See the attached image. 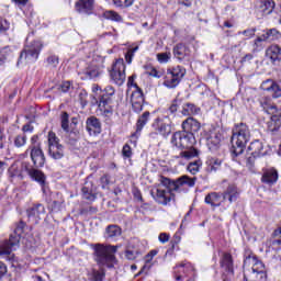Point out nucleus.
Here are the masks:
<instances>
[{"label":"nucleus","mask_w":281,"mask_h":281,"mask_svg":"<svg viewBox=\"0 0 281 281\" xmlns=\"http://www.w3.org/2000/svg\"><path fill=\"white\" fill-rule=\"evenodd\" d=\"M261 89L266 91L267 95H263L259 99L260 106L263 109V111L268 114L276 113V111H279L278 106L273 104V99L281 98V88L276 83V81L268 79L261 83Z\"/></svg>","instance_id":"obj_4"},{"label":"nucleus","mask_w":281,"mask_h":281,"mask_svg":"<svg viewBox=\"0 0 281 281\" xmlns=\"http://www.w3.org/2000/svg\"><path fill=\"white\" fill-rule=\"evenodd\" d=\"M110 78L119 87L126 82V64H124V59H116L112 66V71H110Z\"/></svg>","instance_id":"obj_10"},{"label":"nucleus","mask_w":281,"mask_h":281,"mask_svg":"<svg viewBox=\"0 0 281 281\" xmlns=\"http://www.w3.org/2000/svg\"><path fill=\"white\" fill-rule=\"evenodd\" d=\"M280 31L277 29H269L261 35L266 43H273V41L280 40Z\"/></svg>","instance_id":"obj_34"},{"label":"nucleus","mask_w":281,"mask_h":281,"mask_svg":"<svg viewBox=\"0 0 281 281\" xmlns=\"http://www.w3.org/2000/svg\"><path fill=\"white\" fill-rule=\"evenodd\" d=\"M12 56H14L12 48H10L9 46L2 48L0 50V63H5V60H10Z\"/></svg>","instance_id":"obj_40"},{"label":"nucleus","mask_w":281,"mask_h":281,"mask_svg":"<svg viewBox=\"0 0 281 281\" xmlns=\"http://www.w3.org/2000/svg\"><path fill=\"white\" fill-rule=\"evenodd\" d=\"M31 153V160L33 161L34 168H43L45 166V154L43 153V149L41 147L30 146L29 147Z\"/></svg>","instance_id":"obj_19"},{"label":"nucleus","mask_w":281,"mask_h":281,"mask_svg":"<svg viewBox=\"0 0 281 281\" xmlns=\"http://www.w3.org/2000/svg\"><path fill=\"white\" fill-rule=\"evenodd\" d=\"M150 121V112L145 111L142 115L138 116L136 122V132L132 134V137H137L142 131H144V126L148 124Z\"/></svg>","instance_id":"obj_25"},{"label":"nucleus","mask_w":281,"mask_h":281,"mask_svg":"<svg viewBox=\"0 0 281 281\" xmlns=\"http://www.w3.org/2000/svg\"><path fill=\"white\" fill-rule=\"evenodd\" d=\"M201 113V108L193 103H186L182 108V115H199Z\"/></svg>","instance_id":"obj_35"},{"label":"nucleus","mask_w":281,"mask_h":281,"mask_svg":"<svg viewBox=\"0 0 281 281\" xmlns=\"http://www.w3.org/2000/svg\"><path fill=\"white\" fill-rule=\"evenodd\" d=\"M47 65H49V67H54V68H56V67H58V56H56V55H50V56H48L47 57Z\"/></svg>","instance_id":"obj_54"},{"label":"nucleus","mask_w":281,"mask_h":281,"mask_svg":"<svg viewBox=\"0 0 281 281\" xmlns=\"http://www.w3.org/2000/svg\"><path fill=\"white\" fill-rule=\"evenodd\" d=\"M159 243H162V245H166L168 240H170V234L168 233H160L158 236Z\"/></svg>","instance_id":"obj_60"},{"label":"nucleus","mask_w":281,"mask_h":281,"mask_svg":"<svg viewBox=\"0 0 281 281\" xmlns=\"http://www.w3.org/2000/svg\"><path fill=\"white\" fill-rule=\"evenodd\" d=\"M266 57L271 60V63H280L281 60V47L278 45H271L266 49Z\"/></svg>","instance_id":"obj_27"},{"label":"nucleus","mask_w":281,"mask_h":281,"mask_svg":"<svg viewBox=\"0 0 281 281\" xmlns=\"http://www.w3.org/2000/svg\"><path fill=\"white\" fill-rule=\"evenodd\" d=\"M161 186L167 189L157 188L155 191H151L150 194L156 203L159 205L169 204L175 195L172 192H183V188H194L196 183V177L190 178L189 176H182L177 180H170L167 177L161 176L159 179Z\"/></svg>","instance_id":"obj_1"},{"label":"nucleus","mask_w":281,"mask_h":281,"mask_svg":"<svg viewBox=\"0 0 281 281\" xmlns=\"http://www.w3.org/2000/svg\"><path fill=\"white\" fill-rule=\"evenodd\" d=\"M86 130L90 135H100L102 133V123L100 119L90 116L86 121Z\"/></svg>","instance_id":"obj_20"},{"label":"nucleus","mask_w":281,"mask_h":281,"mask_svg":"<svg viewBox=\"0 0 281 281\" xmlns=\"http://www.w3.org/2000/svg\"><path fill=\"white\" fill-rule=\"evenodd\" d=\"M180 80H178L176 77L171 76L169 71H167L166 80L164 81L165 87L167 89H175L176 87H179Z\"/></svg>","instance_id":"obj_38"},{"label":"nucleus","mask_w":281,"mask_h":281,"mask_svg":"<svg viewBox=\"0 0 281 281\" xmlns=\"http://www.w3.org/2000/svg\"><path fill=\"white\" fill-rule=\"evenodd\" d=\"M249 139H251V130H249V125L247 123L235 124L231 138V154L233 157H238L245 153Z\"/></svg>","instance_id":"obj_3"},{"label":"nucleus","mask_w":281,"mask_h":281,"mask_svg":"<svg viewBox=\"0 0 281 281\" xmlns=\"http://www.w3.org/2000/svg\"><path fill=\"white\" fill-rule=\"evenodd\" d=\"M7 30H10V23H8V20L0 16V33L7 32Z\"/></svg>","instance_id":"obj_56"},{"label":"nucleus","mask_w":281,"mask_h":281,"mask_svg":"<svg viewBox=\"0 0 281 281\" xmlns=\"http://www.w3.org/2000/svg\"><path fill=\"white\" fill-rule=\"evenodd\" d=\"M146 74H147V76H150L151 78H161V74H159V71L155 67H147Z\"/></svg>","instance_id":"obj_53"},{"label":"nucleus","mask_w":281,"mask_h":281,"mask_svg":"<svg viewBox=\"0 0 281 281\" xmlns=\"http://www.w3.org/2000/svg\"><path fill=\"white\" fill-rule=\"evenodd\" d=\"M106 238H117L122 235V228L117 225H109L105 229Z\"/></svg>","instance_id":"obj_37"},{"label":"nucleus","mask_w":281,"mask_h":281,"mask_svg":"<svg viewBox=\"0 0 281 281\" xmlns=\"http://www.w3.org/2000/svg\"><path fill=\"white\" fill-rule=\"evenodd\" d=\"M276 9V1L273 0H256L255 12L257 16H269Z\"/></svg>","instance_id":"obj_15"},{"label":"nucleus","mask_w":281,"mask_h":281,"mask_svg":"<svg viewBox=\"0 0 281 281\" xmlns=\"http://www.w3.org/2000/svg\"><path fill=\"white\" fill-rule=\"evenodd\" d=\"M60 122H61L63 131H65L66 133H69V113L61 112Z\"/></svg>","instance_id":"obj_45"},{"label":"nucleus","mask_w":281,"mask_h":281,"mask_svg":"<svg viewBox=\"0 0 281 281\" xmlns=\"http://www.w3.org/2000/svg\"><path fill=\"white\" fill-rule=\"evenodd\" d=\"M75 10L79 14L89 16L93 14V10H95V0H78L75 3Z\"/></svg>","instance_id":"obj_18"},{"label":"nucleus","mask_w":281,"mask_h":281,"mask_svg":"<svg viewBox=\"0 0 281 281\" xmlns=\"http://www.w3.org/2000/svg\"><path fill=\"white\" fill-rule=\"evenodd\" d=\"M139 254H142L139 249L133 248L131 246H128L125 250V257L127 258V260H135V258H137Z\"/></svg>","instance_id":"obj_42"},{"label":"nucleus","mask_w":281,"mask_h":281,"mask_svg":"<svg viewBox=\"0 0 281 281\" xmlns=\"http://www.w3.org/2000/svg\"><path fill=\"white\" fill-rule=\"evenodd\" d=\"M102 188H106V186H109V183H111V177H109V175H104L101 177L100 179Z\"/></svg>","instance_id":"obj_62"},{"label":"nucleus","mask_w":281,"mask_h":281,"mask_svg":"<svg viewBox=\"0 0 281 281\" xmlns=\"http://www.w3.org/2000/svg\"><path fill=\"white\" fill-rule=\"evenodd\" d=\"M81 192L83 199H86L87 201H93L94 199H97L98 188L93 184V182L86 181L81 189Z\"/></svg>","instance_id":"obj_23"},{"label":"nucleus","mask_w":281,"mask_h":281,"mask_svg":"<svg viewBox=\"0 0 281 281\" xmlns=\"http://www.w3.org/2000/svg\"><path fill=\"white\" fill-rule=\"evenodd\" d=\"M179 106H181V99H175L169 106V112L171 115H175V113L179 111Z\"/></svg>","instance_id":"obj_49"},{"label":"nucleus","mask_w":281,"mask_h":281,"mask_svg":"<svg viewBox=\"0 0 281 281\" xmlns=\"http://www.w3.org/2000/svg\"><path fill=\"white\" fill-rule=\"evenodd\" d=\"M24 229H25V223L20 222L16 225L14 233L11 234L9 239L5 240L0 246V256H9V260H13L14 255H11V254L12 251H16L19 244L21 243V236H23Z\"/></svg>","instance_id":"obj_7"},{"label":"nucleus","mask_w":281,"mask_h":281,"mask_svg":"<svg viewBox=\"0 0 281 281\" xmlns=\"http://www.w3.org/2000/svg\"><path fill=\"white\" fill-rule=\"evenodd\" d=\"M49 206L52 207L53 211H57L60 210V205H63V201H57V200H50L49 202Z\"/></svg>","instance_id":"obj_57"},{"label":"nucleus","mask_w":281,"mask_h":281,"mask_svg":"<svg viewBox=\"0 0 281 281\" xmlns=\"http://www.w3.org/2000/svg\"><path fill=\"white\" fill-rule=\"evenodd\" d=\"M48 155L52 159H63L65 157V146L56 137L54 132L48 133Z\"/></svg>","instance_id":"obj_12"},{"label":"nucleus","mask_w":281,"mask_h":281,"mask_svg":"<svg viewBox=\"0 0 281 281\" xmlns=\"http://www.w3.org/2000/svg\"><path fill=\"white\" fill-rule=\"evenodd\" d=\"M201 166H203V162L201 161V159H196L194 161H191L188 167L187 170L191 173V175H196V172H199Z\"/></svg>","instance_id":"obj_41"},{"label":"nucleus","mask_w":281,"mask_h":281,"mask_svg":"<svg viewBox=\"0 0 281 281\" xmlns=\"http://www.w3.org/2000/svg\"><path fill=\"white\" fill-rule=\"evenodd\" d=\"M135 78H137V75L135 74L128 77L127 87H134V89H135V86L137 87V83H135Z\"/></svg>","instance_id":"obj_64"},{"label":"nucleus","mask_w":281,"mask_h":281,"mask_svg":"<svg viewBox=\"0 0 281 281\" xmlns=\"http://www.w3.org/2000/svg\"><path fill=\"white\" fill-rule=\"evenodd\" d=\"M106 273L103 270H93L92 272V281H103Z\"/></svg>","instance_id":"obj_50"},{"label":"nucleus","mask_w":281,"mask_h":281,"mask_svg":"<svg viewBox=\"0 0 281 281\" xmlns=\"http://www.w3.org/2000/svg\"><path fill=\"white\" fill-rule=\"evenodd\" d=\"M92 249L94 251V260L99 267H108L109 269H113L117 246L92 244Z\"/></svg>","instance_id":"obj_5"},{"label":"nucleus","mask_w":281,"mask_h":281,"mask_svg":"<svg viewBox=\"0 0 281 281\" xmlns=\"http://www.w3.org/2000/svg\"><path fill=\"white\" fill-rule=\"evenodd\" d=\"M104 15L105 19H109L110 21H116L117 23L122 22V15L115 11H106Z\"/></svg>","instance_id":"obj_47"},{"label":"nucleus","mask_w":281,"mask_h":281,"mask_svg":"<svg viewBox=\"0 0 281 281\" xmlns=\"http://www.w3.org/2000/svg\"><path fill=\"white\" fill-rule=\"evenodd\" d=\"M97 213H98V207L95 206L81 209V214H97Z\"/></svg>","instance_id":"obj_59"},{"label":"nucleus","mask_w":281,"mask_h":281,"mask_svg":"<svg viewBox=\"0 0 281 281\" xmlns=\"http://www.w3.org/2000/svg\"><path fill=\"white\" fill-rule=\"evenodd\" d=\"M113 1V5H115V8H121L122 10L126 9V8H131V5H133V3H135V0H112Z\"/></svg>","instance_id":"obj_43"},{"label":"nucleus","mask_w":281,"mask_h":281,"mask_svg":"<svg viewBox=\"0 0 281 281\" xmlns=\"http://www.w3.org/2000/svg\"><path fill=\"white\" fill-rule=\"evenodd\" d=\"M244 36H247L248 38H251L252 36H256V29H248L243 31Z\"/></svg>","instance_id":"obj_63"},{"label":"nucleus","mask_w":281,"mask_h":281,"mask_svg":"<svg viewBox=\"0 0 281 281\" xmlns=\"http://www.w3.org/2000/svg\"><path fill=\"white\" fill-rule=\"evenodd\" d=\"M223 164L222 159L212 158L209 160L207 171L209 172H216V170H221V166Z\"/></svg>","instance_id":"obj_39"},{"label":"nucleus","mask_w":281,"mask_h":281,"mask_svg":"<svg viewBox=\"0 0 281 281\" xmlns=\"http://www.w3.org/2000/svg\"><path fill=\"white\" fill-rule=\"evenodd\" d=\"M204 201L207 205H211L212 207H221V203H223L225 199H223V193L211 192L205 196Z\"/></svg>","instance_id":"obj_26"},{"label":"nucleus","mask_w":281,"mask_h":281,"mask_svg":"<svg viewBox=\"0 0 281 281\" xmlns=\"http://www.w3.org/2000/svg\"><path fill=\"white\" fill-rule=\"evenodd\" d=\"M173 278L176 281H194L196 280V269L192 263H180L173 268Z\"/></svg>","instance_id":"obj_9"},{"label":"nucleus","mask_w":281,"mask_h":281,"mask_svg":"<svg viewBox=\"0 0 281 281\" xmlns=\"http://www.w3.org/2000/svg\"><path fill=\"white\" fill-rule=\"evenodd\" d=\"M271 117L267 122V128L270 133H278L281 128V110H277L273 113H270Z\"/></svg>","instance_id":"obj_21"},{"label":"nucleus","mask_w":281,"mask_h":281,"mask_svg":"<svg viewBox=\"0 0 281 281\" xmlns=\"http://www.w3.org/2000/svg\"><path fill=\"white\" fill-rule=\"evenodd\" d=\"M173 56L178 60H184V58H190V48L186 46L184 44H177L173 47Z\"/></svg>","instance_id":"obj_28"},{"label":"nucleus","mask_w":281,"mask_h":281,"mask_svg":"<svg viewBox=\"0 0 281 281\" xmlns=\"http://www.w3.org/2000/svg\"><path fill=\"white\" fill-rule=\"evenodd\" d=\"M262 43H266L265 40L261 36H258L254 44H252V52L256 54L258 52H262V49H265V46L262 45Z\"/></svg>","instance_id":"obj_44"},{"label":"nucleus","mask_w":281,"mask_h":281,"mask_svg":"<svg viewBox=\"0 0 281 281\" xmlns=\"http://www.w3.org/2000/svg\"><path fill=\"white\" fill-rule=\"evenodd\" d=\"M138 49H139V46H136L127 50V53L125 54V60L127 65H131V63H133V58L135 57V52H137Z\"/></svg>","instance_id":"obj_48"},{"label":"nucleus","mask_w":281,"mask_h":281,"mask_svg":"<svg viewBox=\"0 0 281 281\" xmlns=\"http://www.w3.org/2000/svg\"><path fill=\"white\" fill-rule=\"evenodd\" d=\"M222 139L223 135H221L220 132L214 131L211 132L210 136L207 137L206 144L210 147V149L218 148Z\"/></svg>","instance_id":"obj_32"},{"label":"nucleus","mask_w":281,"mask_h":281,"mask_svg":"<svg viewBox=\"0 0 281 281\" xmlns=\"http://www.w3.org/2000/svg\"><path fill=\"white\" fill-rule=\"evenodd\" d=\"M171 54L170 53H160L157 54V60L158 63L166 64L168 60H170Z\"/></svg>","instance_id":"obj_52"},{"label":"nucleus","mask_w":281,"mask_h":281,"mask_svg":"<svg viewBox=\"0 0 281 281\" xmlns=\"http://www.w3.org/2000/svg\"><path fill=\"white\" fill-rule=\"evenodd\" d=\"M88 95L89 94L87 93V90H81L79 92V102L82 108H85V106H87V104H89V102L87 101Z\"/></svg>","instance_id":"obj_51"},{"label":"nucleus","mask_w":281,"mask_h":281,"mask_svg":"<svg viewBox=\"0 0 281 281\" xmlns=\"http://www.w3.org/2000/svg\"><path fill=\"white\" fill-rule=\"evenodd\" d=\"M29 218H38L41 220L42 216H45V206L43 204H35L33 207L27 210Z\"/></svg>","instance_id":"obj_33"},{"label":"nucleus","mask_w":281,"mask_h":281,"mask_svg":"<svg viewBox=\"0 0 281 281\" xmlns=\"http://www.w3.org/2000/svg\"><path fill=\"white\" fill-rule=\"evenodd\" d=\"M122 153H123V157H126L127 159H130V157L133 156V150L131 149V145L125 144L123 146Z\"/></svg>","instance_id":"obj_55"},{"label":"nucleus","mask_w":281,"mask_h":281,"mask_svg":"<svg viewBox=\"0 0 281 281\" xmlns=\"http://www.w3.org/2000/svg\"><path fill=\"white\" fill-rule=\"evenodd\" d=\"M27 144V136L25 134H19L14 138V146L16 148H22V146H25Z\"/></svg>","instance_id":"obj_46"},{"label":"nucleus","mask_w":281,"mask_h":281,"mask_svg":"<svg viewBox=\"0 0 281 281\" xmlns=\"http://www.w3.org/2000/svg\"><path fill=\"white\" fill-rule=\"evenodd\" d=\"M81 80H95L102 76V68L95 64L88 65L83 70L79 71Z\"/></svg>","instance_id":"obj_17"},{"label":"nucleus","mask_w":281,"mask_h":281,"mask_svg":"<svg viewBox=\"0 0 281 281\" xmlns=\"http://www.w3.org/2000/svg\"><path fill=\"white\" fill-rule=\"evenodd\" d=\"M220 265L227 273H234V259L229 252L223 254Z\"/></svg>","instance_id":"obj_29"},{"label":"nucleus","mask_w":281,"mask_h":281,"mask_svg":"<svg viewBox=\"0 0 281 281\" xmlns=\"http://www.w3.org/2000/svg\"><path fill=\"white\" fill-rule=\"evenodd\" d=\"M167 72H169L173 78H177V80L181 82L183 76H186V68L176 66L172 69H168Z\"/></svg>","instance_id":"obj_36"},{"label":"nucleus","mask_w":281,"mask_h":281,"mask_svg":"<svg viewBox=\"0 0 281 281\" xmlns=\"http://www.w3.org/2000/svg\"><path fill=\"white\" fill-rule=\"evenodd\" d=\"M239 194L240 192H238V188L235 184H231L223 193V199L225 201L228 199L229 203H234V201H237Z\"/></svg>","instance_id":"obj_31"},{"label":"nucleus","mask_w":281,"mask_h":281,"mask_svg":"<svg viewBox=\"0 0 281 281\" xmlns=\"http://www.w3.org/2000/svg\"><path fill=\"white\" fill-rule=\"evenodd\" d=\"M21 172H26V175L32 179V181H36V183L41 184L42 188L45 187V181H47V177L41 169L33 167L29 161H23L21 164Z\"/></svg>","instance_id":"obj_11"},{"label":"nucleus","mask_w":281,"mask_h":281,"mask_svg":"<svg viewBox=\"0 0 281 281\" xmlns=\"http://www.w3.org/2000/svg\"><path fill=\"white\" fill-rule=\"evenodd\" d=\"M9 175H10L11 179H14V177H19L20 179H23V175L21 172H19V170L14 169V167H11L9 169Z\"/></svg>","instance_id":"obj_61"},{"label":"nucleus","mask_w":281,"mask_h":281,"mask_svg":"<svg viewBox=\"0 0 281 281\" xmlns=\"http://www.w3.org/2000/svg\"><path fill=\"white\" fill-rule=\"evenodd\" d=\"M196 139L194 138V134L179 131L173 133L171 136V144L175 148H180L181 151L179 156H175L176 159H194V157H199V149L194 148V144Z\"/></svg>","instance_id":"obj_2"},{"label":"nucleus","mask_w":281,"mask_h":281,"mask_svg":"<svg viewBox=\"0 0 281 281\" xmlns=\"http://www.w3.org/2000/svg\"><path fill=\"white\" fill-rule=\"evenodd\" d=\"M259 156L250 155L246 158V166L248 168H254V164H256V158Z\"/></svg>","instance_id":"obj_58"},{"label":"nucleus","mask_w":281,"mask_h":281,"mask_svg":"<svg viewBox=\"0 0 281 281\" xmlns=\"http://www.w3.org/2000/svg\"><path fill=\"white\" fill-rule=\"evenodd\" d=\"M248 151L255 157H265L267 155V147H265L262 142L256 139L248 146Z\"/></svg>","instance_id":"obj_22"},{"label":"nucleus","mask_w":281,"mask_h":281,"mask_svg":"<svg viewBox=\"0 0 281 281\" xmlns=\"http://www.w3.org/2000/svg\"><path fill=\"white\" fill-rule=\"evenodd\" d=\"M151 126L156 132L149 133V137H157V135H161L162 137H168V135L172 133V126L170 125V123L162 121L159 117L155 119Z\"/></svg>","instance_id":"obj_14"},{"label":"nucleus","mask_w":281,"mask_h":281,"mask_svg":"<svg viewBox=\"0 0 281 281\" xmlns=\"http://www.w3.org/2000/svg\"><path fill=\"white\" fill-rule=\"evenodd\" d=\"M261 182L267 183V186H273L274 183H278V170H266L261 177Z\"/></svg>","instance_id":"obj_30"},{"label":"nucleus","mask_w":281,"mask_h":281,"mask_svg":"<svg viewBox=\"0 0 281 281\" xmlns=\"http://www.w3.org/2000/svg\"><path fill=\"white\" fill-rule=\"evenodd\" d=\"M41 49H43V44L38 41L31 43V45L26 46L24 50L20 54V59L18 60V65L21 64V60L25 58L27 63H36L38 60V55L41 54Z\"/></svg>","instance_id":"obj_13"},{"label":"nucleus","mask_w":281,"mask_h":281,"mask_svg":"<svg viewBox=\"0 0 281 281\" xmlns=\"http://www.w3.org/2000/svg\"><path fill=\"white\" fill-rule=\"evenodd\" d=\"M182 131L194 135V133H199V131H201V123L194 117H188L182 122Z\"/></svg>","instance_id":"obj_24"},{"label":"nucleus","mask_w":281,"mask_h":281,"mask_svg":"<svg viewBox=\"0 0 281 281\" xmlns=\"http://www.w3.org/2000/svg\"><path fill=\"white\" fill-rule=\"evenodd\" d=\"M115 100V88L113 86H106L99 99L95 100L99 111L102 115H113V102Z\"/></svg>","instance_id":"obj_8"},{"label":"nucleus","mask_w":281,"mask_h":281,"mask_svg":"<svg viewBox=\"0 0 281 281\" xmlns=\"http://www.w3.org/2000/svg\"><path fill=\"white\" fill-rule=\"evenodd\" d=\"M131 103L134 113L144 111V92L139 86H135V90L131 94Z\"/></svg>","instance_id":"obj_16"},{"label":"nucleus","mask_w":281,"mask_h":281,"mask_svg":"<svg viewBox=\"0 0 281 281\" xmlns=\"http://www.w3.org/2000/svg\"><path fill=\"white\" fill-rule=\"evenodd\" d=\"M244 271H247V276L251 281H267V270H265V263L258 260L254 255H249L244 260Z\"/></svg>","instance_id":"obj_6"}]
</instances>
